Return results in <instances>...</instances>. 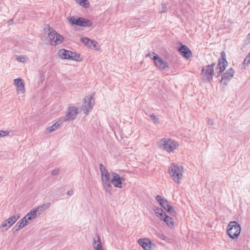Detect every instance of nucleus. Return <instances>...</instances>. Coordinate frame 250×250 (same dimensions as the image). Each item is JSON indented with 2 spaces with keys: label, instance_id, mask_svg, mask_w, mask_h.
Instances as JSON below:
<instances>
[{
  "label": "nucleus",
  "instance_id": "c756f323",
  "mask_svg": "<svg viewBox=\"0 0 250 250\" xmlns=\"http://www.w3.org/2000/svg\"><path fill=\"white\" fill-rule=\"evenodd\" d=\"M93 247L94 249L103 247L102 245V243L96 244V238H94V239H93Z\"/></svg>",
  "mask_w": 250,
  "mask_h": 250
},
{
  "label": "nucleus",
  "instance_id": "5701e85b",
  "mask_svg": "<svg viewBox=\"0 0 250 250\" xmlns=\"http://www.w3.org/2000/svg\"><path fill=\"white\" fill-rule=\"evenodd\" d=\"M70 56H71V58H69V60H72L76 61H79V58H80V55L77 54L76 53L72 52V54H70Z\"/></svg>",
  "mask_w": 250,
  "mask_h": 250
},
{
  "label": "nucleus",
  "instance_id": "b1692460",
  "mask_svg": "<svg viewBox=\"0 0 250 250\" xmlns=\"http://www.w3.org/2000/svg\"><path fill=\"white\" fill-rule=\"evenodd\" d=\"M110 176L109 173H107L106 174H104L102 176V182H108L111 181Z\"/></svg>",
  "mask_w": 250,
  "mask_h": 250
},
{
  "label": "nucleus",
  "instance_id": "4be33fe9",
  "mask_svg": "<svg viewBox=\"0 0 250 250\" xmlns=\"http://www.w3.org/2000/svg\"><path fill=\"white\" fill-rule=\"evenodd\" d=\"M37 215V213L35 209L31 210L25 216L27 220H31L35 219Z\"/></svg>",
  "mask_w": 250,
  "mask_h": 250
},
{
  "label": "nucleus",
  "instance_id": "aec40b11",
  "mask_svg": "<svg viewBox=\"0 0 250 250\" xmlns=\"http://www.w3.org/2000/svg\"><path fill=\"white\" fill-rule=\"evenodd\" d=\"M111 184V181L102 182V185L104 188L106 192H108L109 194H111V189L112 188Z\"/></svg>",
  "mask_w": 250,
  "mask_h": 250
},
{
  "label": "nucleus",
  "instance_id": "c9c22d12",
  "mask_svg": "<svg viewBox=\"0 0 250 250\" xmlns=\"http://www.w3.org/2000/svg\"><path fill=\"white\" fill-rule=\"evenodd\" d=\"M156 200L160 205V203L163 202L165 199L162 198L160 195H157L156 197Z\"/></svg>",
  "mask_w": 250,
  "mask_h": 250
},
{
  "label": "nucleus",
  "instance_id": "6e6552de",
  "mask_svg": "<svg viewBox=\"0 0 250 250\" xmlns=\"http://www.w3.org/2000/svg\"><path fill=\"white\" fill-rule=\"evenodd\" d=\"M156 66L160 70H165L167 68H168L167 62L163 60L158 55H156L152 58Z\"/></svg>",
  "mask_w": 250,
  "mask_h": 250
},
{
  "label": "nucleus",
  "instance_id": "2f4dec72",
  "mask_svg": "<svg viewBox=\"0 0 250 250\" xmlns=\"http://www.w3.org/2000/svg\"><path fill=\"white\" fill-rule=\"evenodd\" d=\"M151 119L153 120V122L155 124H158L159 123V119L154 114H151L150 116Z\"/></svg>",
  "mask_w": 250,
  "mask_h": 250
},
{
  "label": "nucleus",
  "instance_id": "473e14b6",
  "mask_svg": "<svg viewBox=\"0 0 250 250\" xmlns=\"http://www.w3.org/2000/svg\"><path fill=\"white\" fill-rule=\"evenodd\" d=\"M17 60L20 62H26L27 58L24 56H20L17 58Z\"/></svg>",
  "mask_w": 250,
  "mask_h": 250
},
{
  "label": "nucleus",
  "instance_id": "9b49d317",
  "mask_svg": "<svg viewBox=\"0 0 250 250\" xmlns=\"http://www.w3.org/2000/svg\"><path fill=\"white\" fill-rule=\"evenodd\" d=\"M112 178L111 183L114 187L118 188H122L123 182L125 181V178L121 177L117 173L113 172L111 173Z\"/></svg>",
  "mask_w": 250,
  "mask_h": 250
},
{
  "label": "nucleus",
  "instance_id": "dca6fc26",
  "mask_svg": "<svg viewBox=\"0 0 250 250\" xmlns=\"http://www.w3.org/2000/svg\"><path fill=\"white\" fill-rule=\"evenodd\" d=\"M28 224V220L25 217H24L13 228V230L15 231L19 230L20 229L23 228Z\"/></svg>",
  "mask_w": 250,
  "mask_h": 250
},
{
  "label": "nucleus",
  "instance_id": "a878e982",
  "mask_svg": "<svg viewBox=\"0 0 250 250\" xmlns=\"http://www.w3.org/2000/svg\"><path fill=\"white\" fill-rule=\"evenodd\" d=\"M11 226L9 225L5 220L4 222H2L0 228L2 229V231H4V230H7L8 229H9Z\"/></svg>",
  "mask_w": 250,
  "mask_h": 250
},
{
  "label": "nucleus",
  "instance_id": "f03ea898",
  "mask_svg": "<svg viewBox=\"0 0 250 250\" xmlns=\"http://www.w3.org/2000/svg\"><path fill=\"white\" fill-rule=\"evenodd\" d=\"M159 148L168 153L173 152L179 146L177 142L169 138H164L158 143Z\"/></svg>",
  "mask_w": 250,
  "mask_h": 250
},
{
  "label": "nucleus",
  "instance_id": "f3484780",
  "mask_svg": "<svg viewBox=\"0 0 250 250\" xmlns=\"http://www.w3.org/2000/svg\"><path fill=\"white\" fill-rule=\"evenodd\" d=\"M72 54V51L65 49H62L58 52L59 56L62 59H69L71 58L70 54Z\"/></svg>",
  "mask_w": 250,
  "mask_h": 250
},
{
  "label": "nucleus",
  "instance_id": "e433bc0d",
  "mask_svg": "<svg viewBox=\"0 0 250 250\" xmlns=\"http://www.w3.org/2000/svg\"><path fill=\"white\" fill-rule=\"evenodd\" d=\"M9 134L8 131L0 130V137L7 136Z\"/></svg>",
  "mask_w": 250,
  "mask_h": 250
},
{
  "label": "nucleus",
  "instance_id": "4c0bfd02",
  "mask_svg": "<svg viewBox=\"0 0 250 250\" xmlns=\"http://www.w3.org/2000/svg\"><path fill=\"white\" fill-rule=\"evenodd\" d=\"M100 171H105L106 172L107 169L102 164H100Z\"/></svg>",
  "mask_w": 250,
  "mask_h": 250
},
{
  "label": "nucleus",
  "instance_id": "a211bd4d",
  "mask_svg": "<svg viewBox=\"0 0 250 250\" xmlns=\"http://www.w3.org/2000/svg\"><path fill=\"white\" fill-rule=\"evenodd\" d=\"M50 206V203H47L43 204L42 205L38 206L34 209L36 210V212L37 213H38L39 214H41L42 212L45 209L49 208Z\"/></svg>",
  "mask_w": 250,
  "mask_h": 250
},
{
  "label": "nucleus",
  "instance_id": "412c9836",
  "mask_svg": "<svg viewBox=\"0 0 250 250\" xmlns=\"http://www.w3.org/2000/svg\"><path fill=\"white\" fill-rule=\"evenodd\" d=\"M154 211L156 215L161 219H162L163 217L166 214L161 208H155L154 209Z\"/></svg>",
  "mask_w": 250,
  "mask_h": 250
},
{
  "label": "nucleus",
  "instance_id": "72a5a7b5",
  "mask_svg": "<svg viewBox=\"0 0 250 250\" xmlns=\"http://www.w3.org/2000/svg\"><path fill=\"white\" fill-rule=\"evenodd\" d=\"M250 62V52L248 54L247 56L245 59L243 64L244 65H247Z\"/></svg>",
  "mask_w": 250,
  "mask_h": 250
},
{
  "label": "nucleus",
  "instance_id": "f704fd0d",
  "mask_svg": "<svg viewBox=\"0 0 250 250\" xmlns=\"http://www.w3.org/2000/svg\"><path fill=\"white\" fill-rule=\"evenodd\" d=\"M90 43L93 46L95 50H98L99 48L97 47L98 46V43L96 41L94 40H91Z\"/></svg>",
  "mask_w": 250,
  "mask_h": 250
},
{
  "label": "nucleus",
  "instance_id": "393cba45",
  "mask_svg": "<svg viewBox=\"0 0 250 250\" xmlns=\"http://www.w3.org/2000/svg\"><path fill=\"white\" fill-rule=\"evenodd\" d=\"M59 125V124H58V123H56L54 124H53L52 126L48 127L47 130L48 131L49 133H51V132L56 130L58 126Z\"/></svg>",
  "mask_w": 250,
  "mask_h": 250
},
{
  "label": "nucleus",
  "instance_id": "79ce46f5",
  "mask_svg": "<svg viewBox=\"0 0 250 250\" xmlns=\"http://www.w3.org/2000/svg\"><path fill=\"white\" fill-rule=\"evenodd\" d=\"M96 236H97V238H96V244L102 243H101V239H100L99 236L98 234H96Z\"/></svg>",
  "mask_w": 250,
  "mask_h": 250
},
{
  "label": "nucleus",
  "instance_id": "09e8293b",
  "mask_svg": "<svg viewBox=\"0 0 250 250\" xmlns=\"http://www.w3.org/2000/svg\"><path fill=\"white\" fill-rule=\"evenodd\" d=\"M151 55V54L150 53H148L146 55V57H148V56H150Z\"/></svg>",
  "mask_w": 250,
  "mask_h": 250
},
{
  "label": "nucleus",
  "instance_id": "0eeeda50",
  "mask_svg": "<svg viewBox=\"0 0 250 250\" xmlns=\"http://www.w3.org/2000/svg\"><path fill=\"white\" fill-rule=\"evenodd\" d=\"M81 110L75 106L69 107L66 112V115L62 119V121L66 122L74 120Z\"/></svg>",
  "mask_w": 250,
  "mask_h": 250
},
{
  "label": "nucleus",
  "instance_id": "423d86ee",
  "mask_svg": "<svg viewBox=\"0 0 250 250\" xmlns=\"http://www.w3.org/2000/svg\"><path fill=\"white\" fill-rule=\"evenodd\" d=\"M69 21L72 25L81 27H90L92 25V22L90 20L83 18H76L74 17H71L69 18Z\"/></svg>",
  "mask_w": 250,
  "mask_h": 250
},
{
  "label": "nucleus",
  "instance_id": "8fccbe9b",
  "mask_svg": "<svg viewBox=\"0 0 250 250\" xmlns=\"http://www.w3.org/2000/svg\"><path fill=\"white\" fill-rule=\"evenodd\" d=\"M248 38L250 39V33L248 35Z\"/></svg>",
  "mask_w": 250,
  "mask_h": 250
},
{
  "label": "nucleus",
  "instance_id": "7c9ffc66",
  "mask_svg": "<svg viewBox=\"0 0 250 250\" xmlns=\"http://www.w3.org/2000/svg\"><path fill=\"white\" fill-rule=\"evenodd\" d=\"M20 217V215L19 214H15L11 216L10 218L12 219V221L14 223H15Z\"/></svg>",
  "mask_w": 250,
  "mask_h": 250
},
{
  "label": "nucleus",
  "instance_id": "1a4fd4ad",
  "mask_svg": "<svg viewBox=\"0 0 250 250\" xmlns=\"http://www.w3.org/2000/svg\"><path fill=\"white\" fill-rule=\"evenodd\" d=\"M228 65V62L226 59V53L225 51H222L221 53V58L218 60L217 67L216 70L219 69L218 73H222L226 69Z\"/></svg>",
  "mask_w": 250,
  "mask_h": 250
},
{
  "label": "nucleus",
  "instance_id": "2eb2a0df",
  "mask_svg": "<svg viewBox=\"0 0 250 250\" xmlns=\"http://www.w3.org/2000/svg\"><path fill=\"white\" fill-rule=\"evenodd\" d=\"M138 243L145 250H151V241L149 239H140Z\"/></svg>",
  "mask_w": 250,
  "mask_h": 250
},
{
  "label": "nucleus",
  "instance_id": "20e7f679",
  "mask_svg": "<svg viewBox=\"0 0 250 250\" xmlns=\"http://www.w3.org/2000/svg\"><path fill=\"white\" fill-rule=\"evenodd\" d=\"M214 62L203 67L202 69L201 76L202 80L206 82H209L212 79L214 74Z\"/></svg>",
  "mask_w": 250,
  "mask_h": 250
},
{
  "label": "nucleus",
  "instance_id": "58836bf2",
  "mask_svg": "<svg viewBox=\"0 0 250 250\" xmlns=\"http://www.w3.org/2000/svg\"><path fill=\"white\" fill-rule=\"evenodd\" d=\"M206 121L207 124L209 125H213V121L211 119L208 118L206 119Z\"/></svg>",
  "mask_w": 250,
  "mask_h": 250
},
{
  "label": "nucleus",
  "instance_id": "c03bdc74",
  "mask_svg": "<svg viewBox=\"0 0 250 250\" xmlns=\"http://www.w3.org/2000/svg\"><path fill=\"white\" fill-rule=\"evenodd\" d=\"M73 192V190H68V191H67V194H68V195H72Z\"/></svg>",
  "mask_w": 250,
  "mask_h": 250
},
{
  "label": "nucleus",
  "instance_id": "de8ad7c7",
  "mask_svg": "<svg viewBox=\"0 0 250 250\" xmlns=\"http://www.w3.org/2000/svg\"><path fill=\"white\" fill-rule=\"evenodd\" d=\"M95 250H104V249L103 247H101L100 248H97L94 249Z\"/></svg>",
  "mask_w": 250,
  "mask_h": 250
},
{
  "label": "nucleus",
  "instance_id": "37998d69",
  "mask_svg": "<svg viewBox=\"0 0 250 250\" xmlns=\"http://www.w3.org/2000/svg\"><path fill=\"white\" fill-rule=\"evenodd\" d=\"M167 8V4H163V8H162L163 9L161 11V13H164V12H166Z\"/></svg>",
  "mask_w": 250,
  "mask_h": 250
},
{
  "label": "nucleus",
  "instance_id": "a18cd8bd",
  "mask_svg": "<svg viewBox=\"0 0 250 250\" xmlns=\"http://www.w3.org/2000/svg\"><path fill=\"white\" fill-rule=\"evenodd\" d=\"M160 238H161L163 240H165V238L166 237V236H165L164 234H160Z\"/></svg>",
  "mask_w": 250,
  "mask_h": 250
},
{
  "label": "nucleus",
  "instance_id": "bb28decb",
  "mask_svg": "<svg viewBox=\"0 0 250 250\" xmlns=\"http://www.w3.org/2000/svg\"><path fill=\"white\" fill-rule=\"evenodd\" d=\"M166 211L169 214V215L173 216H176V212L174 210L172 206H170V207H169L166 210Z\"/></svg>",
  "mask_w": 250,
  "mask_h": 250
},
{
  "label": "nucleus",
  "instance_id": "9d476101",
  "mask_svg": "<svg viewBox=\"0 0 250 250\" xmlns=\"http://www.w3.org/2000/svg\"><path fill=\"white\" fill-rule=\"evenodd\" d=\"M92 99L93 97L92 96H87L84 98V103L83 106V110L86 115L88 114L93 107V104L91 102Z\"/></svg>",
  "mask_w": 250,
  "mask_h": 250
},
{
  "label": "nucleus",
  "instance_id": "4468645a",
  "mask_svg": "<svg viewBox=\"0 0 250 250\" xmlns=\"http://www.w3.org/2000/svg\"><path fill=\"white\" fill-rule=\"evenodd\" d=\"M182 55L187 59H189L192 56V52L185 45L182 44L178 49Z\"/></svg>",
  "mask_w": 250,
  "mask_h": 250
},
{
  "label": "nucleus",
  "instance_id": "7ed1b4c3",
  "mask_svg": "<svg viewBox=\"0 0 250 250\" xmlns=\"http://www.w3.org/2000/svg\"><path fill=\"white\" fill-rule=\"evenodd\" d=\"M241 232L240 225L236 221H230L227 226V233L232 239H237Z\"/></svg>",
  "mask_w": 250,
  "mask_h": 250
},
{
  "label": "nucleus",
  "instance_id": "ddd939ff",
  "mask_svg": "<svg viewBox=\"0 0 250 250\" xmlns=\"http://www.w3.org/2000/svg\"><path fill=\"white\" fill-rule=\"evenodd\" d=\"M14 84L17 88L18 94H23L25 92L24 82L21 78L15 79Z\"/></svg>",
  "mask_w": 250,
  "mask_h": 250
},
{
  "label": "nucleus",
  "instance_id": "3c124183",
  "mask_svg": "<svg viewBox=\"0 0 250 250\" xmlns=\"http://www.w3.org/2000/svg\"><path fill=\"white\" fill-rule=\"evenodd\" d=\"M88 44H90V47H91V44L90 43H88Z\"/></svg>",
  "mask_w": 250,
  "mask_h": 250
},
{
  "label": "nucleus",
  "instance_id": "cd10ccee",
  "mask_svg": "<svg viewBox=\"0 0 250 250\" xmlns=\"http://www.w3.org/2000/svg\"><path fill=\"white\" fill-rule=\"evenodd\" d=\"M91 40L86 37H82L81 39V41H82V42H83L85 45L88 46L89 47H90V45L88 44V43H90Z\"/></svg>",
  "mask_w": 250,
  "mask_h": 250
},
{
  "label": "nucleus",
  "instance_id": "49530a36",
  "mask_svg": "<svg viewBox=\"0 0 250 250\" xmlns=\"http://www.w3.org/2000/svg\"><path fill=\"white\" fill-rule=\"evenodd\" d=\"M106 172L105 171H101V176L103 175H104V174H106L107 173H108V171L106 170V173H105Z\"/></svg>",
  "mask_w": 250,
  "mask_h": 250
},
{
  "label": "nucleus",
  "instance_id": "f257e3e1",
  "mask_svg": "<svg viewBox=\"0 0 250 250\" xmlns=\"http://www.w3.org/2000/svg\"><path fill=\"white\" fill-rule=\"evenodd\" d=\"M184 172L183 167L177 164L172 163L168 169V173L172 179L176 183L180 184Z\"/></svg>",
  "mask_w": 250,
  "mask_h": 250
},
{
  "label": "nucleus",
  "instance_id": "f8f14e48",
  "mask_svg": "<svg viewBox=\"0 0 250 250\" xmlns=\"http://www.w3.org/2000/svg\"><path fill=\"white\" fill-rule=\"evenodd\" d=\"M234 73V71L232 68L229 69L222 75L221 82H223L224 84L227 85L230 80L232 78Z\"/></svg>",
  "mask_w": 250,
  "mask_h": 250
},
{
  "label": "nucleus",
  "instance_id": "c85d7f7f",
  "mask_svg": "<svg viewBox=\"0 0 250 250\" xmlns=\"http://www.w3.org/2000/svg\"><path fill=\"white\" fill-rule=\"evenodd\" d=\"M160 205L166 210L170 206L166 200H165L163 202L160 203Z\"/></svg>",
  "mask_w": 250,
  "mask_h": 250
},
{
  "label": "nucleus",
  "instance_id": "6ab92c4d",
  "mask_svg": "<svg viewBox=\"0 0 250 250\" xmlns=\"http://www.w3.org/2000/svg\"><path fill=\"white\" fill-rule=\"evenodd\" d=\"M169 228H172L174 226V221L172 218L166 214L162 219Z\"/></svg>",
  "mask_w": 250,
  "mask_h": 250
},
{
  "label": "nucleus",
  "instance_id": "a19ab883",
  "mask_svg": "<svg viewBox=\"0 0 250 250\" xmlns=\"http://www.w3.org/2000/svg\"><path fill=\"white\" fill-rule=\"evenodd\" d=\"M59 169H55L52 171L51 174L53 175H57L59 173Z\"/></svg>",
  "mask_w": 250,
  "mask_h": 250
},
{
  "label": "nucleus",
  "instance_id": "ea45409f",
  "mask_svg": "<svg viewBox=\"0 0 250 250\" xmlns=\"http://www.w3.org/2000/svg\"><path fill=\"white\" fill-rule=\"evenodd\" d=\"M5 221L11 226H12L14 224L12 221V219H11L10 217L8 219L5 220Z\"/></svg>",
  "mask_w": 250,
  "mask_h": 250
},
{
  "label": "nucleus",
  "instance_id": "39448f33",
  "mask_svg": "<svg viewBox=\"0 0 250 250\" xmlns=\"http://www.w3.org/2000/svg\"><path fill=\"white\" fill-rule=\"evenodd\" d=\"M48 41L52 45H56L61 43L64 40L62 36L52 29L48 34Z\"/></svg>",
  "mask_w": 250,
  "mask_h": 250
}]
</instances>
